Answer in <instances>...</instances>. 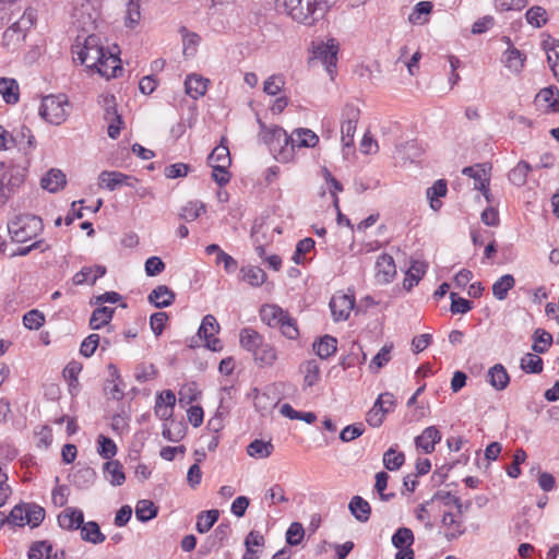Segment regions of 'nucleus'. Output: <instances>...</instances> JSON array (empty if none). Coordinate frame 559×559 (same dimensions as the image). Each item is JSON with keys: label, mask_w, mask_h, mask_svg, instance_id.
Returning a JSON list of instances; mask_svg holds the SVG:
<instances>
[{"label": "nucleus", "mask_w": 559, "mask_h": 559, "mask_svg": "<svg viewBox=\"0 0 559 559\" xmlns=\"http://www.w3.org/2000/svg\"><path fill=\"white\" fill-rule=\"evenodd\" d=\"M71 51L74 62L85 66L87 70L97 72L107 80L117 78L122 72L118 47L115 46L112 50L106 49L98 35L91 34L83 39L78 36Z\"/></svg>", "instance_id": "1"}, {"label": "nucleus", "mask_w": 559, "mask_h": 559, "mask_svg": "<svg viewBox=\"0 0 559 559\" xmlns=\"http://www.w3.org/2000/svg\"><path fill=\"white\" fill-rule=\"evenodd\" d=\"M286 13L296 22L312 25L326 12L325 0H278Z\"/></svg>", "instance_id": "2"}, {"label": "nucleus", "mask_w": 559, "mask_h": 559, "mask_svg": "<svg viewBox=\"0 0 559 559\" xmlns=\"http://www.w3.org/2000/svg\"><path fill=\"white\" fill-rule=\"evenodd\" d=\"M44 230L43 219L33 214L16 215L8 223V231L12 241L24 243L37 238Z\"/></svg>", "instance_id": "3"}, {"label": "nucleus", "mask_w": 559, "mask_h": 559, "mask_svg": "<svg viewBox=\"0 0 559 559\" xmlns=\"http://www.w3.org/2000/svg\"><path fill=\"white\" fill-rule=\"evenodd\" d=\"M260 136L262 141L269 146L274 157L280 162H289L293 158V150L288 146L287 132L277 126L266 127L260 123Z\"/></svg>", "instance_id": "4"}, {"label": "nucleus", "mask_w": 559, "mask_h": 559, "mask_svg": "<svg viewBox=\"0 0 559 559\" xmlns=\"http://www.w3.org/2000/svg\"><path fill=\"white\" fill-rule=\"evenodd\" d=\"M69 102L64 94L48 95L41 99L39 116L49 123L59 126L68 116Z\"/></svg>", "instance_id": "5"}, {"label": "nucleus", "mask_w": 559, "mask_h": 559, "mask_svg": "<svg viewBox=\"0 0 559 559\" xmlns=\"http://www.w3.org/2000/svg\"><path fill=\"white\" fill-rule=\"evenodd\" d=\"M37 14L34 9H27L21 19L7 28L2 35L3 45L9 49H16L26 37L27 29L36 21Z\"/></svg>", "instance_id": "6"}, {"label": "nucleus", "mask_w": 559, "mask_h": 559, "mask_svg": "<svg viewBox=\"0 0 559 559\" xmlns=\"http://www.w3.org/2000/svg\"><path fill=\"white\" fill-rule=\"evenodd\" d=\"M1 166L4 169L0 173V198L3 199L4 202L23 186L27 169L17 165L4 167V165L1 164Z\"/></svg>", "instance_id": "7"}, {"label": "nucleus", "mask_w": 559, "mask_h": 559, "mask_svg": "<svg viewBox=\"0 0 559 559\" xmlns=\"http://www.w3.org/2000/svg\"><path fill=\"white\" fill-rule=\"evenodd\" d=\"M219 324L216 318L212 314H206L201 322L198 331L200 338L204 340L205 347L212 352H219L223 349V344L216 334L219 332Z\"/></svg>", "instance_id": "8"}, {"label": "nucleus", "mask_w": 559, "mask_h": 559, "mask_svg": "<svg viewBox=\"0 0 559 559\" xmlns=\"http://www.w3.org/2000/svg\"><path fill=\"white\" fill-rule=\"evenodd\" d=\"M329 306L334 321H346L355 306V296L337 293L332 296Z\"/></svg>", "instance_id": "9"}, {"label": "nucleus", "mask_w": 559, "mask_h": 559, "mask_svg": "<svg viewBox=\"0 0 559 559\" xmlns=\"http://www.w3.org/2000/svg\"><path fill=\"white\" fill-rule=\"evenodd\" d=\"M462 174L473 178L474 180V189L483 192V195L487 201H490V191H489V175L485 168V165H475L463 168Z\"/></svg>", "instance_id": "10"}, {"label": "nucleus", "mask_w": 559, "mask_h": 559, "mask_svg": "<svg viewBox=\"0 0 559 559\" xmlns=\"http://www.w3.org/2000/svg\"><path fill=\"white\" fill-rule=\"evenodd\" d=\"M98 181L100 187H104L109 191H114L121 186L134 188V182H136L138 180L120 171L104 170L99 174Z\"/></svg>", "instance_id": "11"}, {"label": "nucleus", "mask_w": 559, "mask_h": 559, "mask_svg": "<svg viewBox=\"0 0 559 559\" xmlns=\"http://www.w3.org/2000/svg\"><path fill=\"white\" fill-rule=\"evenodd\" d=\"M337 45L332 39L324 45L318 46L314 51L316 58L324 64L325 70L331 79H333L335 74V68L337 63Z\"/></svg>", "instance_id": "12"}, {"label": "nucleus", "mask_w": 559, "mask_h": 559, "mask_svg": "<svg viewBox=\"0 0 559 559\" xmlns=\"http://www.w3.org/2000/svg\"><path fill=\"white\" fill-rule=\"evenodd\" d=\"M376 280L379 284H389L396 275L394 259L386 253L378 257L374 265Z\"/></svg>", "instance_id": "13"}, {"label": "nucleus", "mask_w": 559, "mask_h": 559, "mask_svg": "<svg viewBox=\"0 0 559 559\" xmlns=\"http://www.w3.org/2000/svg\"><path fill=\"white\" fill-rule=\"evenodd\" d=\"M441 439L442 435L440 430L436 426H429L415 438V445L425 454H431L436 449V444H438Z\"/></svg>", "instance_id": "14"}, {"label": "nucleus", "mask_w": 559, "mask_h": 559, "mask_svg": "<svg viewBox=\"0 0 559 559\" xmlns=\"http://www.w3.org/2000/svg\"><path fill=\"white\" fill-rule=\"evenodd\" d=\"M319 142V136L310 129H295L288 138V146L293 152L295 148L314 147Z\"/></svg>", "instance_id": "15"}, {"label": "nucleus", "mask_w": 559, "mask_h": 559, "mask_svg": "<svg viewBox=\"0 0 559 559\" xmlns=\"http://www.w3.org/2000/svg\"><path fill=\"white\" fill-rule=\"evenodd\" d=\"M441 526L444 528V537L449 542L460 538L466 531L463 521L452 512L443 513Z\"/></svg>", "instance_id": "16"}, {"label": "nucleus", "mask_w": 559, "mask_h": 559, "mask_svg": "<svg viewBox=\"0 0 559 559\" xmlns=\"http://www.w3.org/2000/svg\"><path fill=\"white\" fill-rule=\"evenodd\" d=\"M57 521L62 530L76 531L84 522V514L78 508L68 507L58 515Z\"/></svg>", "instance_id": "17"}, {"label": "nucleus", "mask_w": 559, "mask_h": 559, "mask_svg": "<svg viewBox=\"0 0 559 559\" xmlns=\"http://www.w3.org/2000/svg\"><path fill=\"white\" fill-rule=\"evenodd\" d=\"M359 111L355 107H348L346 109V120L341 126L342 143L344 146H352L354 141V134L357 128Z\"/></svg>", "instance_id": "18"}, {"label": "nucleus", "mask_w": 559, "mask_h": 559, "mask_svg": "<svg viewBox=\"0 0 559 559\" xmlns=\"http://www.w3.org/2000/svg\"><path fill=\"white\" fill-rule=\"evenodd\" d=\"M210 80L200 74L191 73L186 76L185 91L193 99H199L205 95Z\"/></svg>", "instance_id": "19"}, {"label": "nucleus", "mask_w": 559, "mask_h": 559, "mask_svg": "<svg viewBox=\"0 0 559 559\" xmlns=\"http://www.w3.org/2000/svg\"><path fill=\"white\" fill-rule=\"evenodd\" d=\"M67 177L64 173L58 168L49 169L40 179V187L50 192L56 193L64 188Z\"/></svg>", "instance_id": "20"}, {"label": "nucleus", "mask_w": 559, "mask_h": 559, "mask_svg": "<svg viewBox=\"0 0 559 559\" xmlns=\"http://www.w3.org/2000/svg\"><path fill=\"white\" fill-rule=\"evenodd\" d=\"M106 274V267L103 265L84 266L74 274L72 281L74 285L95 284V282Z\"/></svg>", "instance_id": "21"}, {"label": "nucleus", "mask_w": 559, "mask_h": 559, "mask_svg": "<svg viewBox=\"0 0 559 559\" xmlns=\"http://www.w3.org/2000/svg\"><path fill=\"white\" fill-rule=\"evenodd\" d=\"M488 383L497 391L504 390L510 383V376L501 364H496L487 372Z\"/></svg>", "instance_id": "22"}, {"label": "nucleus", "mask_w": 559, "mask_h": 559, "mask_svg": "<svg viewBox=\"0 0 559 559\" xmlns=\"http://www.w3.org/2000/svg\"><path fill=\"white\" fill-rule=\"evenodd\" d=\"M156 308H166L175 301V293L166 285H158L147 297Z\"/></svg>", "instance_id": "23"}, {"label": "nucleus", "mask_w": 559, "mask_h": 559, "mask_svg": "<svg viewBox=\"0 0 559 559\" xmlns=\"http://www.w3.org/2000/svg\"><path fill=\"white\" fill-rule=\"evenodd\" d=\"M252 356L259 367H271L277 359V350L274 345L263 342Z\"/></svg>", "instance_id": "24"}, {"label": "nucleus", "mask_w": 559, "mask_h": 559, "mask_svg": "<svg viewBox=\"0 0 559 559\" xmlns=\"http://www.w3.org/2000/svg\"><path fill=\"white\" fill-rule=\"evenodd\" d=\"M287 311L277 305H264L260 310L261 320L271 328H278Z\"/></svg>", "instance_id": "25"}, {"label": "nucleus", "mask_w": 559, "mask_h": 559, "mask_svg": "<svg viewBox=\"0 0 559 559\" xmlns=\"http://www.w3.org/2000/svg\"><path fill=\"white\" fill-rule=\"evenodd\" d=\"M427 271V264L423 261H413L403 281V287L409 292L423 278Z\"/></svg>", "instance_id": "26"}, {"label": "nucleus", "mask_w": 559, "mask_h": 559, "mask_svg": "<svg viewBox=\"0 0 559 559\" xmlns=\"http://www.w3.org/2000/svg\"><path fill=\"white\" fill-rule=\"evenodd\" d=\"M448 192L447 181L444 179L437 180L431 187H429L426 191L427 199L429 200V205L433 211H439L442 206L441 198L445 197Z\"/></svg>", "instance_id": "27"}, {"label": "nucleus", "mask_w": 559, "mask_h": 559, "mask_svg": "<svg viewBox=\"0 0 559 559\" xmlns=\"http://www.w3.org/2000/svg\"><path fill=\"white\" fill-rule=\"evenodd\" d=\"M239 342L243 349L253 354L264 342L263 336L252 328H245L240 331Z\"/></svg>", "instance_id": "28"}, {"label": "nucleus", "mask_w": 559, "mask_h": 559, "mask_svg": "<svg viewBox=\"0 0 559 559\" xmlns=\"http://www.w3.org/2000/svg\"><path fill=\"white\" fill-rule=\"evenodd\" d=\"M535 102L546 109L559 111V92L554 86L540 90L535 97Z\"/></svg>", "instance_id": "29"}, {"label": "nucleus", "mask_w": 559, "mask_h": 559, "mask_svg": "<svg viewBox=\"0 0 559 559\" xmlns=\"http://www.w3.org/2000/svg\"><path fill=\"white\" fill-rule=\"evenodd\" d=\"M0 95L7 104H16L20 99V87L16 80L0 78Z\"/></svg>", "instance_id": "30"}, {"label": "nucleus", "mask_w": 559, "mask_h": 559, "mask_svg": "<svg viewBox=\"0 0 559 559\" xmlns=\"http://www.w3.org/2000/svg\"><path fill=\"white\" fill-rule=\"evenodd\" d=\"M348 508L357 521L366 523L369 520L371 514V507L369 502L360 496H354L349 501Z\"/></svg>", "instance_id": "31"}, {"label": "nucleus", "mask_w": 559, "mask_h": 559, "mask_svg": "<svg viewBox=\"0 0 559 559\" xmlns=\"http://www.w3.org/2000/svg\"><path fill=\"white\" fill-rule=\"evenodd\" d=\"M114 313L115 308L107 306L96 307L90 318V328L92 330H99L104 328L111 321Z\"/></svg>", "instance_id": "32"}, {"label": "nucleus", "mask_w": 559, "mask_h": 559, "mask_svg": "<svg viewBox=\"0 0 559 559\" xmlns=\"http://www.w3.org/2000/svg\"><path fill=\"white\" fill-rule=\"evenodd\" d=\"M104 475L112 486H121L126 480L122 464L117 460L104 464Z\"/></svg>", "instance_id": "33"}, {"label": "nucleus", "mask_w": 559, "mask_h": 559, "mask_svg": "<svg viewBox=\"0 0 559 559\" xmlns=\"http://www.w3.org/2000/svg\"><path fill=\"white\" fill-rule=\"evenodd\" d=\"M11 146H19L20 150L33 148L35 136L29 128L22 126L10 135Z\"/></svg>", "instance_id": "34"}, {"label": "nucleus", "mask_w": 559, "mask_h": 559, "mask_svg": "<svg viewBox=\"0 0 559 559\" xmlns=\"http://www.w3.org/2000/svg\"><path fill=\"white\" fill-rule=\"evenodd\" d=\"M80 530L81 538L84 542L98 545L106 539V536L100 532L99 525L95 521L83 522Z\"/></svg>", "instance_id": "35"}, {"label": "nucleus", "mask_w": 559, "mask_h": 559, "mask_svg": "<svg viewBox=\"0 0 559 559\" xmlns=\"http://www.w3.org/2000/svg\"><path fill=\"white\" fill-rule=\"evenodd\" d=\"M525 56L516 48H508L502 57V62L511 72L520 73L523 69Z\"/></svg>", "instance_id": "36"}, {"label": "nucleus", "mask_w": 559, "mask_h": 559, "mask_svg": "<svg viewBox=\"0 0 559 559\" xmlns=\"http://www.w3.org/2000/svg\"><path fill=\"white\" fill-rule=\"evenodd\" d=\"M231 534V526L228 521L221 522L210 535L207 543L211 548L219 549L224 546Z\"/></svg>", "instance_id": "37"}, {"label": "nucleus", "mask_w": 559, "mask_h": 559, "mask_svg": "<svg viewBox=\"0 0 559 559\" xmlns=\"http://www.w3.org/2000/svg\"><path fill=\"white\" fill-rule=\"evenodd\" d=\"M337 349V341L335 337L324 335L313 343V350L321 359H328L335 354Z\"/></svg>", "instance_id": "38"}, {"label": "nucleus", "mask_w": 559, "mask_h": 559, "mask_svg": "<svg viewBox=\"0 0 559 559\" xmlns=\"http://www.w3.org/2000/svg\"><path fill=\"white\" fill-rule=\"evenodd\" d=\"M240 274H241V280L247 282L249 285H251L253 287L261 286L266 280L265 272L259 266H252V265L242 266L240 269Z\"/></svg>", "instance_id": "39"}, {"label": "nucleus", "mask_w": 559, "mask_h": 559, "mask_svg": "<svg viewBox=\"0 0 559 559\" xmlns=\"http://www.w3.org/2000/svg\"><path fill=\"white\" fill-rule=\"evenodd\" d=\"M415 542L414 533L408 527H399L392 535L391 543L399 549H413L412 546Z\"/></svg>", "instance_id": "40"}, {"label": "nucleus", "mask_w": 559, "mask_h": 559, "mask_svg": "<svg viewBox=\"0 0 559 559\" xmlns=\"http://www.w3.org/2000/svg\"><path fill=\"white\" fill-rule=\"evenodd\" d=\"M206 212V206L203 202L194 200L185 204L179 212V217L186 222H193Z\"/></svg>", "instance_id": "41"}, {"label": "nucleus", "mask_w": 559, "mask_h": 559, "mask_svg": "<svg viewBox=\"0 0 559 559\" xmlns=\"http://www.w3.org/2000/svg\"><path fill=\"white\" fill-rule=\"evenodd\" d=\"M515 285V280L511 274H504L492 284V295L498 300H504L509 290Z\"/></svg>", "instance_id": "42"}, {"label": "nucleus", "mask_w": 559, "mask_h": 559, "mask_svg": "<svg viewBox=\"0 0 559 559\" xmlns=\"http://www.w3.org/2000/svg\"><path fill=\"white\" fill-rule=\"evenodd\" d=\"M274 450V447L271 441H264L261 439H255L249 443L247 447V453L249 456L254 459H265L269 457Z\"/></svg>", "instance_id": "43"}, {"label": "nucleus", "mask_w": 559, "mask_h": 559, "mask_svg": "<svg viewBox=\"0 0 559 559\" xmlns=\"http://www.w3.org/2000/svg\"><path fill=\"white\" fill-rule=\"evenodd\" d=\"M218 518L219 511L217 509L202 511L197 518L195 530L200 534L207 533L217 522Z\"/></svg>", "instance_id": "44"}, {"label": "nucleus", "mask_w": 559, "mask_h": 559, "mask_svg": "<svg viewBox=\"0 0 559 559\" xmlns=\"http://www.w3.org/2000/svg\"><path fill=\"white\" fill-rule=\"evenodd\" d=\"M532 170V166L521 160L509 173V180L516 187H522L526 183L527 175Z\"/></svg>", "instance_id": "45"}, {"label": "nucleus", "mask_w": 559, "mask_h": 559, "mask_svg": "<svg viewBox=\"0 0 559 559\" xmlns=\"http://www.w3.org/2000/svg\"><path fill=\"white\" fill-rule=\"evenodd\" d=\"M52 544L48 540H37L29 546L28 559H50Z\"/></svg>", "instance_id": "46"}, {"label": "nucleus", "mask_w": 559, "mask_h": 559, "mask_svg": "<svg viewBox=\"0 0 559 559\" xmlns=\"http://www.w3.org/2000/svg\"><path fill=\"white\" fill-rule=\"evenodd\" d=\"M405 462V455L403 452L396 451L394 448H390L383 454V465L389 471H397L402 467Z\"/></svg>", "instance_id": "47"}, {"label": "nucleus", "mask_w": 559, "mask_h": 559, "mask_svg": "<svg viewBox=\"0 0 559 559\" xmlns=\"http://www.w3.org/2000/svg\"><path fill=\"white\" fill-rule=\"evenodd\" d=\"M305 373L304 382L306 386H312L320 380V367L317 360H308L301 366Z\"/></svg>", "instance_id": "48"}, {"label": "nucleus", "mask_w": 559, "mask_h": 559, "mask_svg": "<svg viewBox=\"0 0 559 559\" xmlns=\"http://www.w3.org/2000/svg\"><path fill=\"white\" fill-rule=\"evenodd\" d=\"M157 515V508L150 500H140L135 507V516L140 522H147Z\"/></svg>", "instance_id": "49"}, {"label": "nucleus", "mask_w": 559, "mask_h": 559, "mask_svg": "<svg viewBox=\"0 0 559 559\" xmlns=\"http://www.w3.org/2000/svg\"><path fill=\"white\" fill-rule=\"evenodd\" d=\"M207 160L211 167L216 165H230L229 148L226 145L216 146L209 155Z\"/></svg>", "instance_id": "50"}, {"label": "nucleus", "mask_w": 559, "mask_h": 559, "mask_svg": "<svg viewBox=\"0 0 559 559\" xmlns=\"http://www.w3.org/2000/svg\"><path fill=\"white\" fill-rule=\"evenodd\" d=\"M45 509L37 504H25L26 524L37 527L45 519Z\"/></svg>", "instance_id": "51"}, {"label": "nucleus", "mask_w": 559, "mask_h": 559, "mask_svg": "<svg viewBox=\"0 0 559 559\" xmlns=\"http://www.w3.org/2000/svg\"><path fill=\"white\" fill-rule=\"evenodd\" d=\"M180 32L182 35L183 55L186 57L194 56L200 36L197 33L188 32L185 27H182Z\"/></svg>", "instance_id": "52"}, {"label": "nucleus", "mask_w": 559, "mask_h": 559, "mask_svg": "<svg viewBox=\"0 0 559 559\" xmlns=\"http://www.w3.org/2000/svg\"><path fill=\"white\" fill-rule=\"evenodd\" d=\"M525 17L528 24L539 28L547 22V12L544 8L535 5L526 11Z\"/></svg>", "instance_id": "53"}, {"label": "nucleus", "mask_w": 559, "mask_h": 559, "mask_svg": "<svg viewBox=\"0 0 559 559\" xmlns=\"http://www.w3.org/2000/svg\"><path fill=\"white\" fill-rule=\"evenodd\" d=\"M393 345H384L378 354L371 359L369 368L372 372H378L391 360Z\"/></svg>", "instance_id": "54"}, {"label": "nucleus", "mask_w": 559, "mask_h": 559, "mask_svg": "<svg viewBox=\"0 0 559 559\" xmlns=\"http://www.w3.org/2000/svg\"><path fill=\"white\" fill-rule=\"evenodd\" d=\"M521 368L526 373H540L543 371V359L536 354H526L521 359Z\"/></svg>", "instance_id": "55"}, {"label": "nucleus", "mask_w": 559, "mask_h": 559, "mask_svg": "<svg viewBox=\"0 0 559 559\" xmlns=\"http://www.w3.org/2000/svg\"><path fill=\"white\" fill-rule=\"evenodd\" d=\"M552 343V336L545 330L537 329L534 333L533 350L538 354L545 353Z\"/></svg>", "instance_id": "56"}, {"label": "nucleus", "mask_w": 559, "mask_h": 559, "mask_svg": "<svg viewBox=\"0 0 559 559\" xmlns=\"http://www.w3.org/2000/svg\"><path fill=\"white\" fill-rule=\"evenodd\" d=\"M163 437L171 442L180 441L185 436V427L180 423H175L174 420L168 424L163 425Z\"/></svg>", "instance_id": "57"}, {"label": "nucleus", "mask_w": 559, "mask_h": 559, "mask_svg": "<svg viewBox=\"0 0 559 559\" xmlns=\"http://www.w3.org/2000/svg\"><path fill=\"white\" fill-rule=\"evenodd\" d=\"M97 443V452L103 459L110 460L116 455L117 445L110 438L100 435L98 436Z\"/></svg>", "instance_id": "58"}, {"label": "nucleus", "mask_w": 559, "mask_h": 559, "mask_svg": "<svg viewBox=\"0 0 559 559\" xmlns=\"http://www.w3.org/2000/svg\"><path fill=\"white\" fill-rule=\"evenodd\" d=\"M432 10V3L429 1H420L418 2L413 12L409 14L408 20L413 24H423L427 21L426 17L423 19V15H428Z\"/></svg>", "instance_id": "59"}, {"label": "nucleus", "mask_w": 559, "mask_h": 559, "mask_svg": "<svg viewBox=\"0 0 559 559\" xmlns=\"http://www.w3.org/2000/svg\"><path fill=\"white\" fill-rule=\"evenodd\" d=\"M285 85V79L282 74H273L263 83V92L267 95L275 96L281 93Z\"/></svg>", "instance_id": "60"}, {"label": "nucleus", "mask_w": 559, "mask_h": 559, "mask_svg": "<svg viewBox=\"0 0 559 559\" xmlns=\"http://www.w3.org/2000/svg\"><path fill=\"white\" fill-rule=\"evenodd\" d=\"M45 323V316L39 310L33 309L23 316V324L28 330H38Z\"/></svg>", "instance_id": "61"}, {"label": "nucleus", "mask_w": 559, "mask_h": 559, "mask_svg": "<svg viewBox=\"0 0 559 559\" xmlns=\"http://www.w3.org/2000/svg\"><path fill=\"white\" fill-rule=\"evenodd\" d=\"M278 329L281 333L289 340H296L299 336L297 321L288 312L286 313V318L280 323Z\"/></svg>", "instance_id": "62"}, {"label": "nucleus", "mask_w": 559, "mask_h": 559, "mask_svg": "<svg viewBox=\"0 0 559 559\" xmlns=\"http://www.w3.org/2000/svg\"><path fill=\"white\" fill-rule=\"evenodd\" d=\"M100 344V336L96 333H92L86 336L80 346V354L86 358L94 355L95 350Z\"/></svg>", "instance_id": "63"}, {"label": "nucleus", "mask_w": 559, "mask_h": 559, "mask_svg": "<svg viewBox=\"0 0 559 559\" xmlns=\"http://www.w3.org/2000/svg\"><path fill=\"white\" fill-rule=\"evenodd\" d=\"M304 536V526L298 522H293L286 531V543L289 546H297L302 542Z\"/></svg>", "instance_id": "64"}]
</instances>
